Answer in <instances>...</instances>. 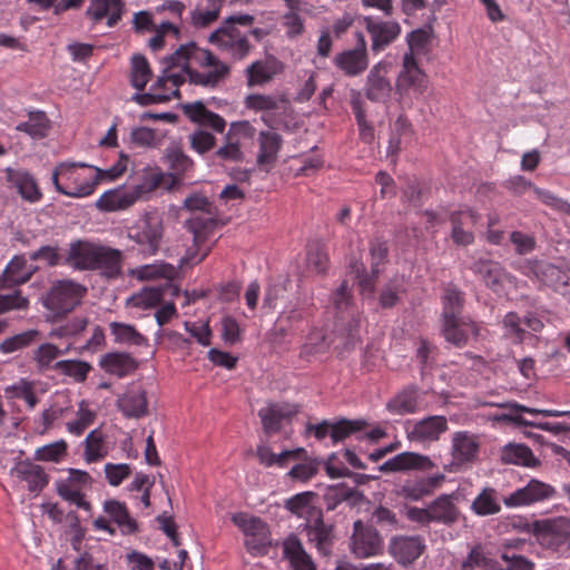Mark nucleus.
<instances>
[{"label":"nucleus","instance_id":"obj_1","mask_svg":"<svg viewBox=\"0 0 570 570\" xmlns=\"http://www.w3.org/2000/svg\"><path fill=\"white\" fill-rule=\"evenodd\" d=\"M255 17L247 13L233 14L226 18L222 26L209 36V42L235 61L247 58L254 46L249 41L253 37L259 42L267 36L262 28H252Z\"/></svg>","mask_w":570,"mask_h":570},{"label":"nucleus","instance_id":"obj_2","mask_svg":"<svg viewBox=\"0 0 570 570\" xmlns=\"http://www.w3.org/2000/svg\"><path fill=\"white\" fill-rule=\"evenodd\" d=\"M176 59L183 63L186 78L195 86L214 88L230 72V67L226 62L195 42L181 45L176 49Z\"/></svg>","mask_w":570,"mask_h":570},{"label":"nucleus","instance_id":"obj_3","mask_svg":"<svg viewBox=\"0 0 570 570\" xmlns=\"http://www.w3.org/2000/svg\"><path fill=\"white\" fill-rule=\"evenodd\" d=\"M184 205L193 212L186 227L194 236V245L188 248L186 261L194 265L203 262L210 253L213 245L207 246L206 242L214 234L217 220L212 216V204L203 195L194 194L187 197Z\"/></svg>","mask_w":570,"mask_h":570},{"label":"nucleus","instance_id":"obj_4","mask_svg":"<svg viewBox=\"0 0 570 570\" xmlns=\"http://www.w3.org/2000/svg\"><path fill=\"white\" fill-rule=\"evenodd\" d=\"M502 406L510 409L511 412L497 415L498 421H509L520 426H532L556 435L570 432V411L540 410L517 402Z\"/></svg>","mask_w":570,"mask_h":570},{"label":"nucleus","instance_id":"obj_5","mask_svg":"<svg viewBox=\"0 0 570 570\" xmlns=\"http://www.w3.org/2000/svg\"><path fill=\"white\" fill-rule=\"evenodd\" d=\"M161 71L148 92H136L131 100L146 107L180 98L179 87L185 83L183 63L176 59V51L161 59Z\"/></svg>","mask_w":570,"mask_h":570},{"label":"nucleus","instance_id":"obj_6","mask_svg":"<svg viewBox=\"0 0 570 570\" xmlns=\"http://www.w3.org/2000/svg\"><path fill=\"white\" fill-rule=\"evenodd\" d=\"M51 179L56 190L68 197L83 198L92 195L96 190L87 163H59L52 171Z\"/></svg>","mask_w":570,"mask_h":570},{"label":"nucleus","instance_id":"obj_7","mask_svg":"<svg viewBox=\"0 0 570 570\" xmlns=\"http://www.w3.org/2000/svg\"><path fill=\"white\" fill-rule=\"evenodd\" d=\"M524 530L533 534L535 541L546 550L559 553L570 550V518L534 520Z\"/></svg>","mask_w":570,"mask_h":570},{"label":"nucleus","instance_id":"obj_8","mask_svg":"<svg viewBox=\"0 0 570 570\" xmlns=\"http://www.w3.org/2000/svg\"><path fill=\"white\" fill-rule=\"evenodd\" d=\"M428 73L412 58H402L395 81V94L401 105L411 108L429 89Z\"/></svg>","mask_w":570,"mask_h":570},{"label":"nucleus","instance_id":"obj_9","mask_svg":"<svg viewBox=\"0 0 570 570\" xmlns=\"http://www.w3.org/2000/svg\"><path fill=\"white\" fill-rule=\"evenodd\" d=\"M87 294V287L70 279L55 281L42 298V305L55 317H63L79 306Z\"/></svg>","mask_w":570,"mask_h":570},{"label":"nucleus","instance_id":"obj_10","mask_svg":"<svg viewBox=\"0 0 570 570\" xmlns=\"http://www.w3.org/2000/svg\"><path fill=\"white\" fill-rule=\"evenodd\" d=\"M230 521L246 537L245 547L249 553L265 554L272 547L271 530L268 524L248 512L232 513Z\"/></svg>","mask_w":570,"mask_h":570},{"label":"nucleus","instance_id":"obj_11","mask_svg":"<svg viewBox=\"0 0 570 570\" xmlns=\"http://www.w3.org/2000/svg\"><path fill=\"white\" fill-rule=\"evenodd\" d=\"M312 501H285L286 508L298 517L306 519V529L312 541L316 542L320 552L327 554L325 547L332 542V525L324 523L321 509L311 504Z\"/></svg>","mask_w":570,"mask_h":570},{"label":"nucleus","instance_id":"obj_12","mask_svg":"<svg viewBox=\"0 0 570 570\" xmlns=\"http://www.w3.org/2000/svg\"><path fill=\"white\" fill-rule=\"evenodd\" d=\"M255 127L247 120L234 121L229 125L224 136V144L213 155L219 163H240L245 155L242 150V141L254 138Z\"/></svg>","mask_w":570,"mask_h":570},{"label":"nucleus","instance_id":"obj_13","mask_svg":"<svg viewBox=\"0 0 570 570\" xmlns=\"http://www.w3.org/2000/svg\"><path fill=\"white\" fill-rule=\"evenodd\" d=\"M163 234V223L153 214H146L128 228V238L138 245L144 256H153L158 252Z\"/></svg>","mask_w":570,"mask_h":570},{"label":"nucleus","instance_id":"obj_14","mask_svg":"<svg viewBox=\"0 0 570 570\" xmlns=\"http://www.w3.org/2000/svg\"><path fill=\"white\" fill-rule=\"evenodd\" d=\"M518 269L527 277L538 279L556 292L563 295L568 293L570 281L568 272L551 263L525 259L519 263Z\"/></svg>","mask_w":570,"mask_h":570},{"label":"nucleus","instance_id":"obj_15","mask_svg":"<svg viewBox=\"0 0 570 570\" xmlns=\"http://www.w3.org/2000/svg\"><path fill=\"white\" fill-rule=\"evenodd\" d=\"M480 439L469 431H456L451 436V462L449 470L454 472L471 466L479 456Z\"/></svg>","mask_w":570,"mask_h":570},{"label":"nucleus","instance_id":"obj_16","mask_svg":"<svg viewBox=\"0 0 570 570\" xmlns=\"http://www.w3.org/2000/svg\"><path fill=\"white\" fill-rule=\"evenodd\" d=\"M331 302L336 314V324L347 321V336L354 338L360 325V314L354 306L352 288L347 281H343L341 285L333 292Z\"/></svg>","mask_w":570,"mask_h":570},{"label":"nucleus","instance_id":"obj_17","mask_svg":"<svg viewBox=\"0 0 570 570\" xmlns=\"http://www.w3.org/2000/svg\"><path fill=\"white\" fill-rule=\"evenodd\" d=\"M356 45L343 50L334 58V65L347 77L361 76L368 67L367 42L362 32H356Z\"/></svg>","mask_w":570,"mask_h":570},{"label":"nucleus","instance_id":"obj_18","mask_svg":"<svg viewBox=\"0 0 570 570\" xmlns=\"http://www.w3.org/2000/svg\"><path fill=\"white\" fill-rule=\"evenodd\" d=\"M371 255V268L372 276H368L365 272V267L362 263H355L352 268L356 273L358 285L363 292H373L374 278H376L381 272L380 266L387 261L389 246L387 242L382 238H374L370 244Z\"/></svg>","mask_w":570,"mask_h":570},{"label":"nucleus","instance_id":"obj_19","mask_svg":"<svg viewBox=\"0 0 570 570\" xmlns=\"http://www.w3.org/2000/svg\"><path fill=\"white\" fill-rule=\"evenodd\" d=\"M354 529L351 551L356 558H370L382 553L383 540L376 529L363 527L360 520L354 523Z\"/></svg>","mask_w":570,"mask_h":570},{"label":"nucleus","instance_id":"obj_20","mask_svg":"<svg viewBox=\"0 0 570 570\" xmlns=\"http://www.w3.org/2000/svg\"><path fill=\"white\" fill-rule=\"evenodd\" d=\"M387 75L389 63L385 61H379L371 68L364 87V94L368 100L373 102L390 100L393 87Z\"/></svg>","mask_w":570,"mask_h":570},{"label":"nucleus","instance_id":"obj_21","mask_svg":"<svg viewBox=\"0 0 570 570\" xmlns=\"http://www.w3.org/2000/svg\"><path fill=\"white\" fill-rule=\"evenodd\" d=\"M55 485L61 499H85L92 487V478L87 471L68 469L67 475L60 476Z\"/></svg>","mask_w":570,"mask_h":570},{"label":"nucleus","instance_id":"obj_22","mask_svg":"<svg viewBox=\"0 0 570 570\" xmlns=\"http://www.w3.org/2000/svg\"><path fill=\"white\" fill-rule=\"evenodd\" d=\"M449 429L448 420L443 415H431L415 421L406 428V434L410 441L419 443H431Z\"/></svg>","mask_w":570,"mask_h":570},{"label":"nucleus","instance_id":"obj_23","mask_svg":"<svg viewBox=\"0 0 570 570\" xmlns=\"http://www.w3.org/2000/svg\"><path fill=\"white\" fill-rule=\"evenodd\" d=\"M365 28L371 36L372 50L374 52L383 51L393 43L401 35V26L396 21H384L373 17L364 18Z\"/></svg>","mask_w":570,"mask_h":570},{"label":"nucleus","instance_id":"obj_24","mask_svg":"<svg viewBox=\"0 0 570 570\" xmlns=\"http://www.w3.org/2000/svg\"><path fill=\"white\" fill-rule=\"evenodd\" d=\"M425 550L423 539L419 535L393 537L390 541L389 552L397 563L406 567L417 560Z\"/></svg>","mask_w":570,"mask_h":570},{"label":"nucleus","instance_id":"obj_25","mask_svg":"<svg viewBox=\"0 0 570 570\" xmlns=\"http://www.w3.org/2000/svg\"><path fill=\"white\" fill-rule=\"evenodd\" d=\"M480 326L469 317L443 318L444 338L455 347L465 346L470 336L480 335Z\"/></svg>","mask_w":570,"mask_h":570},{"label":"nucleus","instance_id":"obj_26","mask_svg":"<svg viewBox=\"0 0 570 570\" xmlns=\"http://www.w3.org/2000/svg\"><path fill=\"white\" fill-rule=\"evenodd\" d=\"M98 246V243L86 239L71 242L66 254V265L72 267L75 271H91Z\"/></svg>","mask_w":570,"mask_h":570},{"label":"nucleus","instance_id":"obj_27","mask_svg":"<svg viewBox=\"0 0 570 570\" xmlns=\"http://www.w3.org/2000/svg\"><path fill=\"white\" fill-rule=\"evenodd\" d=\"M124 10V0H91L86 14L94 22L106 21L112 28L121 20Z\"/></svg>","mask_w":570,"mask_h":570},{"label":"nucleus","instance_id":"obj_28","mask_svg":"<svg viewBox=\"0 0 570 570\" xmlns=\"http://www.w3.org/2000/svg\"><path fill=\"white\" fill-rule=\"evenodd\" d=\"M283 65L275 57L269 56L263 60L252 62L245 70L248 87L264 86L281 73Z\"/></svg>","mask_w":570,"mask_h":570},{"label":"nucleus","instance_id":"obj_29","mask_svg":"<svg viewBox=\"0 0 570 570\" xmlns=\"http://www.w3.org/2000/svg\"><path fill=\"white\" fill-rule=\"evenodd\" d=\"M117 406L127 419L144 417L148 414L147 393L139 386H131L117 400Z\"/></svg>","mask_w":570,"mask_h":570},{"label":"nucleus","instance_id":"obj_30","mask_svg":"<svg viewBox=\"0 0 570 570\" xmlns=\"http://www.w3.org/2000/svg\"><path fill=\"white\" fill-rule=\"evenodd\" d=\"M12 474L22 482H26L28 490L38 494L48 485L49 476L43 468L29 461L23 460L16 463Z\"/></svg>","mask_w":570,"mask_h":570},{"label":"nucleus","instance_id":"obj_31","mask_svg":"<svg viewBox=\"0 0 570 570\" xmlns=\"http://www.w3.org/2000/svg\"><path fill=\"white\" fill-rule=\"evenodd\" d=\"M434 463L426 455L415 452H403L384 462L379 466V471L399 472L407 470H430Z\"/></svg>","mask_w":570,"mask_h":570},{"label":"nucleus","instance_id":"obj_32","mask_svg":"<svg viewBox=\"0 0 570 570\" xmlns=\"http://www.w3.org/2000/svg\"><path fill=\"white\" fill-rule=\"evenodd\" d=\"M297 413V409L287 403H273L258 411L263 429L266 434L277 433L284 420H291Z\"/></svg>","mask_w":570,"mask_h":570},{"label":"nucleus","instance_id":"obj_33","mask_svg":"<svg viewBox=\"0 0 570 570\" xmlns=\"http://www.w3.org/2000/svg\"><path fill=\"white\" fill-rule=\"evenodd\" d=\"M183 111L191 122L209 127L218 134H223L225 131L226 120L220 115L207 109L202 101L184 105Z\"/></svg>","mask_w":570,"mask_h":570},{"label":"nucleus","instance_id":"obj_34","mask_svg":"<svg viewBox=\"0 0 570 570\" xmlns=\"http://www.w3.org/2000/svg\"><path fill=\"white\" fill-rule=\"evenodd\" d=\"M99 366L106 373L121 379L134 373L138 367V363L129 353L109 352L100 357Z\"/></svg>","mask_w":570,"mask_h":570},{"label":"nucleus","instance_id":"obj_35","mask_svg":"<svg viewBox=\"0 0 570 570\" xmlns=\"http://www.w3.org/2000/svg\"><path fill=\"white\" fill-rule=\"evenodd\" d=\"M122 253L119 249L99 244L91 271H100L108 278L120 275Z\"/></svg>","mask_w":570,"mask_h":570},{"label":"nucleus","instance_id":"obj_36","mask_svg":"<svg viewBox=\"0 0 570 570\" xmlns=\"http://www.w3.org/2000/svg\"><path fill=\"white\" fill-rule=\"evenodd\" d=\"M138 202L134 191L130 189L122 190L120 188L109 189L105 191L96 200V207L100 212L110 213L126 210Z\"/></svg>","mask_w":570,"mask_h":570},{"label":"nucleus","instance_id":"obj_37","mask_svg":"<svg viewBox=\"0 0 570 570\" xmlns=\"http://www.w3.org/2000/svg\"><path fill=\"white\" fill-rule=\"evenodd\" d=\"M421 391L416 385L402 389L387 403L386 409L395 415L412 414L419 411Z\"/></svg>","mask_w":570,"mask_h":570},{"label":"nucleus","instance_id":"obj_38","mask_svg":"<svg viewBox=\"0 0 570 570\" xmlns=\"http://www.w3.org/2000/svg\"><path fill=\"white\" fill-rule=\"evenodd\" d=\"M283 556L289 561L293 570H316L315 562L295 534H291L283 542Z\"/></svg>","mask_w":570,"mask_h":570},{"label":"nucleus","instance_id":"obj_39","mask_svg":"<svg viewBox=\"0 0 570 570\" xmlns=\"http://www.w3.org/2000/svg\"><path fill=\"white\" fill-rule=\"evenodd\" d=\"M36 272V268L27 266L23 255L14 256L2 273V288H10L27 283Z\"/></svg>","mask_w":570,"mask_h":570},{"label":"nucleus","instance_id":"obj_40","mask_svg":"<svg viewBox=\"0 0 570 570\" xmlns=\"http://www.w3.org/2000/svg\"><path fill=\"white\" fill-rule=\"evenodd\" d=\"M332 343L333 340L324 326H313L306 335L305 342L301 346L299 355L303 358H308L318 354H324L330 350Z\"/></svg>","mask_w":570,"mask_h":570},{"label":"nucleus","instance_id":"obj_41","mask_svg":"<svg viewBox=\"0 0 570 570\" xmlns=\"http://www.w3.org/2000/svg\"><path fill=\"white\" fill-rule=\"evenodd\" d=\"M259 151L257 163L259 166H272L278 157L283 138L274 130H264L258 137Z\"/></svg>","mask_w":570,"mask_h":570},{"label":"nucleus","instance_id":"obj_42","mask_svg":"<svg viewBox=\"0 0 570 570\" xmlns=\"http://www.w3.org/2000/svg\"><path fill=\"white\" fill-rule=\"evenodd\" d=\"M104 511L111 521L117 523L124 535L135 534L139 531L138 522L130 517L124 501H104Z\"/></svg>","mask_w":570,"mask_h":570},{"label":"nucleus","instance_id":"obj_43","mask_svg":"<svg viewBox=\"0 0 570 570\" xmlns=\"http://www.w3.org/2000/svg\"><path fill=\"white\" fill-rule=\"evenodd\" d=\"M433 30L431 28H417L406 35L409 50L402 58H412L417 61L421 56H426L432 50Z\"/></svg>","mask_w":570,"mask_h":570},{"label":"nucleus","instance_id":"obj_44","mask_svg":"<svg viewBox=\"0 0 570 570\" xmlns=\"http://www.w3.org/2000/svg\"><path fill=\"white\" fill-rule=\"evenodd\" d=\"M500 461L503 464L535 466L539 461L532 450L522 443H508L500 451Z\"/></svg>","mask_w":570,"mask_h":570},{"label":"nucleus","instance_id":"obj_45","mask_svg":"<svg viewBox=\"0 0 570 570\" xmlns=\"http://www.w3.org/2000/svg\"><path fill=\"white\" fill-rule=\"evenodd\" d=\"M8 179L17 187L18 193L26 200L30 203H36L41 199L42 194L35 178L29 173L20 170H9Z\"/></svg>","mask_w":570,"mask_h":570},{"label":"nucleus","instance_id":"obj_46","mask_svg":"<svg viewBox=\"0 0 570 570\" xmlns=\"http://www.w3.org/2000/svg\"><path fill=\"white\" fill-rule=\"evenodd\" d=\"M110 334L114 342L121 345L146 346L148 338L144 336L137 328L127 323L111 322L109 324Z\"/></svg>","mask_w":570,"mask_h":570},{"label":"nucleus","instance_id":"obj_47","mask_svg":"<svg viewBox=\"0 0 570 570\" xmlns=\"http://www.w3.org/2000/svg\"><path fill=\"white\" fill-rule=\"evenodd\" d=\"M165 174L158 167H146L139 175V183L134 185L131 190L137 199L155 191L164 183Z\"/></svg>","mask_w":570,"mask_h":570},{"label":"nucleus","instance_id":"obj_48","mask_svg":"<svg viewBox=\"0 0 570 570\" xmlns=\"http://www.w3.org/2000/svg\"><path fill=\"white\" fill-rule=\"evenodd\" d=\"M50 121L43 111H30L28 120L17 125L16 130L26 132L33 139H42L48 135Z\"/></svg>","mask_w":570,"mask_h":570},{"label":"nucleus","instance_id":"obj_49","mask_svg":"<svg viewBox=\"0 0 570 570\" xmlns=\"http://www.w3.org/2000/svg\"><path fill=\"white\" fill-rule=\"evenodd\" d=\"M302 451L303 450H297V451H287L286 450V451H282L281 453L277 454V453L273 452L271 446H268L265 443H261L257 445L256 456L258 459V462L266 468H271L274 465L284 468V466H286V464L288 463L289 460H296L298 458V454Z\"/></svg>","mask_w":570,"mask_h":570},{"label":"nucleus","instance_id":"obj_50","mask_svg":"<svg viewBox=\"0 0 570 570\" xmlns=\"http://www.w3.org/2000/svg\"><path fill=\"white\" fill-rule=\"evenodd\" d=\"M153 70L145 56L134 55L130 60V85L139 92L142 91L151 79Z\"/></svg>","mask_w":570,"mask_h":570},{"label":"nucleus","instance_id":"obj_51","mask_svg":"<svg viewBox=\"0 0 570 570\" xmlns=\"http://www.w3.org/2000/svg\"><path fill=\"white\" fill-rule=\"evenodd\" d=\"M108 454L105 435L100 429H95L85 439L83 458L88 463L102 460Z\"/></svg>","mask_w":570,"mask_h":570},{"label":"nucleus","instance_id":"obj_52","mask_svg":"<svg viewBox=\"0 0 570 570\" xmlns=\"http://www.w3.org/2000/svg\"><path fill=\"white\" fill-rule=\"evenodd\" d=\"M207 2L206 9L195 8L190 11V23L197 29L207 28L219 18L223 0H207Z\"/></svg>","mask_w":570,"mask_h":570},{"label":"nucleus","instance_id":"obj_53","mask_svg":"<svg viewBox=\"0 0 570 570\" xmlns=\"http://www.w3.org/2000/svg\"><path fill=\"white\" fill-rule=\"evenodd\" d=\"M473 271L480 274L487 286L497 289L507 277L504 268L497 262L480 261L474 265Z\"/></svg>","mask_w":570,"mask_h":570},{"label":"nucleus","instance_id":"obj_54","mask_svg":"<svg viewBox=\"0 0 570 570\" xmlns=\"http://www.w3.org/2000/svg\"><path fill=\"white\" fill-rule=\"evenodd\" d=\"M129 158L125 154H120L119 159L115 165L107 169H101L96 166L89 165L91 176L94 178L95 189L102 181H114L122 176L127 169Z\"/></svg>","mask_w":570,"mask_h":570},{"label":"nucleus","instance_id":"obj_55","mask_svg":"<svg viewBox=\"0 0 570 570\" xmlns=\"http://www.w3.org/2000/svg\"><path fill=\"white\" fill-rule=\"evenodd\" d=\"M501 570L499 562L488 557L481 544L474 546L461 564V570Z\"/></svg>","mask_w":570,"mask_h":570},{"label":"nucleus","instance_id":"obj_56","mask_svg":"<svg viewBox=\"0 0 570 570\" xmlns=\"http://www.w3.org/2000/svg\"><path fill=\"white\" fill-rule=\"evenodd\" d=\"M554 494V490L547 483L538 480H531L524 488L518 489L507 499H549Z\"/></svg>","mask_w":570,"mask_h":570},{"label":"nucleus","instance_id":"obj_57","mask_svg":"<svg viewBox=\"0 0 570 570\" xmlns=\"http://www.w3.org/2000/svg\"><path fill=\"white\" fill-rule=\"evenodd\" d=\"M52 367L59 373L72 377L77 382H83L92 368L89 363L79 360L59 361Z\"/></svg>","mask_w":570,"mask_h":570},{"label":"nucleus","instance_id":"obj_58","mask_svg":"<svg viewBox=\"0 0 570 570\" xmlns=\"http://www.w3.org/2000/svg\"><path fill=\"white\" fill-rule=\"evenodd\" d=\"M88 324V317L76 316L53 328L50 336L57 338H77L87 328Z\"/></svg>","mask_w":570,"mask_h":570},{"label":"nucleus","instance_id":"obj_59","mask_svg":"<svg viewBox=\"0 0 570 570\" xmlns=\"http://www.w3.org/2000/svg\"><path fill=\"white\" fill-rule=\"evenodd\" d=\"M432 522L453 523L458 519V510L452 501H432L428 507Z\"/></svg>","mask_w":570,"mask_h":570},{"label":"nucleus","instance_id":"obj_60","mask_svg":"<svg viewBox=\"0 0 570 570\" xmlns=\"http://www.w3.org/2000/svg\"><path fill=\"white\" fill-rule=\"evenodd\" d=\"M31 261H41L47 267L66 265V255L58 246L45 245L30 254Z\"/></svg>","mask_w":570,"mask_h":570},{"label":"nucleus","instance_id":"obj_61","mask_svg":"<svg viewBox=\"0 0 570 570\" xmlns=\"http://www.w3.org/2000/svg\"><path fill=\"white\" fill-rule=\"evenodd\" d=\"M442 301L443 318L460 317L463 307V296L458 288L453 286L446 287Z\"/></svg>","mask_w":570,"mask_h":570},{"label":"nucleus","instance_id":"obj_62","mask_svg":"<svg viewBox=\"0 0 570 570\" xmlns=\"http://www.w3.org/2000/svg\"><path fill=\"white\" fill-rule=\"evenodd\" d=\"M366 423L363 420H341L336 423H332L331 439L333 444L345 440L354 432H360L365 428Z\"/></svg>","mask_w":570,"mask_h":570},{"label":"nucleus","instance_id":"obj_63","mask_svg":"<svg viewBox=\"0 0 570 570\" xmlns=\"http://www.w3.org/2000/svg\"><path fill=\"white\" fill-rule=\"evenodd\" d=\"M190 148L203 156L216 147V137L204 129H197L188 136Z\"/></svg>","mask_w":570,"mask_h":570},{"label":"nucleus","instance_id":"obj_64","mask_svg":"<svg viewBox=\"0 0 570 570\" xmlns=\"http://www.w3.org/2000/svg\"><path fill=\"white\" fill-rule=\"evenodd\" d=\"M67 443L63 440L38 448L35 459L45 462H59L67 454Z\"/></svg>","mask_w":570,"mask_h":570}]
</instances>
